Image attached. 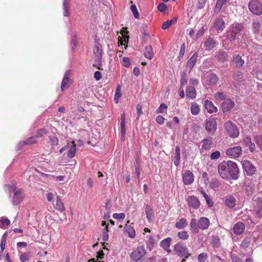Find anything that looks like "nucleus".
I'll return each mask as SVG.
<instances>
[{
    "instance_id": "1",
    "label": "nucleus",
    "mask_w": 262,
    "mask_h": 262,
    "mask_svg": "<svg viewBox=\"0 0 262 262\" xmlns=\"http://www.w3.org/2000/svg\"><path fill=\"white\" fill-rule=\"evenodd\" d=\"M221 177L226 180H236L238 178L239 169L236 163L228 161L220 163L217 167Z\"/></svg>"
},
{
    "instance_id": "2",
    "label": "nucleus",
    "mask_w": 262,
    "mask_h": 262,
    "mask_svg": "<svg viewBox=\"0 0 262 262\" xmlns=\"http://www.w3.org/2000/svg\"><path fill=\"white\" fill-rule=\"evenodd\" d=\"M243 26L241 24H234L229 28V31L226 33V38L227 41L232 42L235 40L239 32L243 29Z\"/></svg>"
},
{
    "instance_id": "3",
    "label": "nucleus",
    "mask_w": 262,
    "mask_h": 262,
    "mask_svg": "<svg viewBox=\"0 0 262 262\" xmlns=\"http://www.w3.org/2000/svg\"><path fill=\"white\" fill-rule=\"evenodd\" d=\"M146 254V251L143 245L138 246L130 253V258L137 261L142 259Z\"/></svg>"
},
{
    "instance_id": "4",
    "label": "nucleus",
    "mask_w": 262,
    "mask_h": 262,
    "mask_svg": "<svg viewBox=\"0 0 262 262\" xmlns=\"http://www.w3.org/2000/svg\"><path fill=\"white\" fill-rule=\"evenodd\" d=\"M224 127L231 138H236L239 136V132L238 128L231 121H227L224 124Z\"/></svg>"
},
{
    "instance_id": "5",
    "label": "nucleus",
    "mask_w": 262,
    "mask_h": 262,
    "mask_svg": "<svg viewBox=\"0 0 262 262\" xmlns=\"http://www.w3.org/2000/svg\"><path fill=\"white\" fill-rule=\"evenodd\" d=\"M248 7L252 13L257 15L262 14V4L259 1H250L248 4Z\"/></svg>"
},
{
    "instance_id": "6",
    "label": "nucleus",
    "mask_w": 262,
    "mask_h": 262,
    "mask_svg": "<svg viewBox=\"0 0 262 262\" xmlns=\"http://www.w3.org/2000/svg\"><path fill=\"white\" fill-rule=\"evenodd\" d=\"M218 45V42L213 37L208 36L204 38V41L202 43V46L205 51H209L214 48Z\"/></svg>"
},
{
    "instance_id": "7",
    "label": "nucleus",
    "mask_w": 262,
    "mask_h": 262,
    "mask_svg": "<svg viewBox=\"0 0 262 262\" xmlns=\"http://www.w3.org/2000/svg\"><path fill=\"white\" fill-rule=\"evenodd\" d=\"M13 192L14 194L12 199V203L13 205L16 206L22 202L25 195L23 190L21 189L14 188Z\"/></svg>"
},
{
    "instance_id": "8",
    "label": "nucleus",
    "mask_w": 262,
    "mask_h": 262,
    "mask_svg": "<svg viewBox=\"0 0 262 262\" xmlns=\"http://www.w3.org/2000/svg\"><path fill=\"white\" fill-rule=\"evenodd\" d=\"M242 154V148L240 146L229 148L226 150V155L230 158L239 157Z\"/></svg>"
},
{
    "instance_id": "9",
    "label": "nucleus",
    "mask_w": 262,
    "mask_h": 262,
    "mask_svg": "<svg viewBox=\"0 0 262 262\" xmlns=\"http://www.w3.org/2000/svg\"><path fill=\"white\" fill-rule=\"evenodd\" d=\"M70 70H68L65 72L61 83V91H63L64 90L67 89L71 85L72 81L70 79Z\"/></svg>"
},
{
    "instance_id": "10",
    "label": "nucleus",
    "mask_w": 262,
    "mask_h": 262,
    "mask_svg": "<svg viewBox=\"0 0 262 262\" xmlns=\"http://www.w3.org/2000/svg\"><path fill=\"white\" fill-rule=\"evenodd\" d=\"M242 166L244 170L248 176H252L256 171L255 166L248 160L243 161Z\"/></svg>"
},
{
    "instance_id": "11",
    "label": "nucleus",
    "mask_w": 262,
    "mask_h": 262,
    "mask_svg": "<svg viewBox=\"0 0 262 262\" xmlns=\"http://www.w3.org/2000/svg\"><path fill=\"white\" fill-rule=\"evenodd\" d=\"M217 125L214 118H209L206 121L205 128L210 134H213L216 129Z\"/></svg>"
},
{
    "instance_id": "12",
    "label": "nucleus",
    "mask_w": 262,
    "mask_h": 262,
    "mask_svg": "<svg viewBox=\"0 0 262 262\" xmlns=\"http://www.w3.org/2000/svg\"><path fill=\"white\" fill-rule=\"evenodd\" d=\"M202 148L200 149V152L202 154L206 155L205 151L209 150L213 144L212 138L204 139L202 141Z\"/></svg>"
},
{
    "instance_id": "13",
    "label": "nucleus",
    "mask_w": 262,
    "mask_h": 262,
    "mask_svg": "<svg viewBox=\"0 0 262 262\" xmlns=\"http://www.w3.org/2000/svg\"><path fill=\"white\" fill-rule=\"evenodd\" d=\"M213 27L217 33H221L225 28V21L222 18H217L213 21Z\"/></svg>"
},
{
    "instance_id": "14",
    "label": "nucleus",
    "mask_w": 262,
    "mask_h": 262,
    "mask_svg": "<svg viewBox=\"0 0 262 262\" xmlns=\"http://www.w3.org/2000/svg\"><path fill=\"white\" fill-rule=\"evenodd\" d=\"M186 200L189 206L192 208L196 209L200 206V201L196 197L193 195L188 196Z\"/></svg>"
},
{
    "instance_id": "15",
    "label": "nucleus",
    "mask_w": 262,
    "mask_h": 262,
    "mask_svg": "<svg viewBox=\"0 0 262 262\" xmlns=\"http://www.w3.org/2000/svg\"><path fill=\"white\" fill-rule=\"evenodd\" d=\"M254 211L258 217H262V198H258L254 201Z\"/></svg>"
},
{
    "instance_id": "16",
    "label": "nucleus",
    "mask_w": 262,
    "mask_h": 262,
    "mask_svg": "<svg viewBox=\"0 0 262 262\" xmlns=\"http://www.w3.org/2000/svg\"><path fill=\"white\" fill-rule=\"evenodd\" d=\"M194 176L193 173L190 170L186 171L183 174V181L186 185H190L194 181Z\"/></svg>"
},
{
    "instance_id": "17",
    "label": "nucleus",
    "mask_w": 262,
    "mask_h": 262,
    "mask_svg": "<svg viewBox=\"0 0 262 262\" xmlns=\"http://www.w3.org/2000/svg\"><path fill=\"white\" fill-rule=\"evenodd\" d=\"M68 151L67 156L69 158H73L76 151V144L74 141L69 142L67 144Z\"/></svg>"
},
{
    "instance_id": "18",
    "label": "nucleus",
    "mask_w": 262,
    "mask_h": 262,
    "mask_svg": "<svg viewBox=\"0 0 262 262\" xmlns=\"http://www.w3.org/2000/svg\"><path fill=\"white\" fill-rule=\"evenodd\" d=\"M210 221L209 219L206 217H201L198 222V227L202 230H205L209 227Z\"/></svg>"
},
{
    "instance_id": "19",
    "label": "nucleus",
    "mask_w": 262,
    "mask_h": 262,
    "mask_svg": "<svg viewBox=\"0 0 262 262\" xmlns=\"http://www.w3.org/2000/svg\"><path fill=\"white\" fill-rule=\"evenodd\" d=\"M234 106V103L230 99H225L222 104L223 111L225 112H228Z\"/></svg>"
},
{
    "instance_id": "20",
    "label": "nucleus",
    "mask_w": 262,
    "mask_h": 262,
    "mask_svg": "<svg viewBox=\"0 0 262 262\" xmlns=\"http://www.w3.org/2000/svg\"><path fill=\"white\" fill-rule=\"evenodd\" d=\"M204 107L207 111L210 114L217 112V108L214 106L211 101L209 100H206L204 101Z\"/></svg>"
},
{
    "instance_id": "21",
    "label": "nucleus",
    "mask_w": 262,
    "mask_h": 262,
    "mask_svg": "<svg viewBox=\"0 0 262 262\" xmlns=\"http://www.w3.org/2000/svg\"><path fill=\"white\" fill-rule=\"evenodd\" d=\"M225 205L229 208H233L236 205V199L232 195H228L224 200Z\"/></svg>"
},
{
    "instance_id": "22",
    "label": "nucleus",
    "mask_w": 262,
    "mask_h": 262,
    "mask_svg": "<svg viewBox=\"0 0 262 262\" xmlns=\"http://www.w3.org/2000/svg\"><path fill=\"white\" fill-rule=\"evenodd\" d=\"M245 229V226L243 222H238L236 223L233 228V232L237 234L240 235L243 233Z\"/></svg>"
},
{
    "instance_id": "23",
    "label": "nucleus",
    "mask_w": 262,
    "mask_h": 262,
    "mask_svg": "<svg viewBox=\"0 0 262 262\" xmlns=\"http://www.w3.org/2000/svg\"><path fill=\"white\" fill-rule=\"evenodd\" d=\"M196 96V91L195 88L189 86L186 89V97L189 99H194Z\"/></svg>"
},
{
    "instance_id": "24",
    "label": "nucleus",
    "mask_w": 262,
    "mask_h": 262,
    "mask_svg": "<svg viewBox=\"0 0 262 262\" xmlns=\"http://www.w3.org/2000/svg\"><path fill=\"white\" fill-rule=\"evenodd\" d=\"M198 54L195 52L193 54V55L191 56L190 59L188 61L186 65V68L190 71L192 68L193 67L194 63L196 61V59L198 58Z\"/></svg>"
},
{
    "instance_id": "25",
    "label": "nucleus",
    "mask_w": 262,
    "mask_h": 262,
    "mask_svg": "<svg viewBox=\"0 0 262 262\" xmlns=\"http://www.w3.org/2000/svg\"><path fill=\"white\" fill-rule=\"evenodd\" d=\"M55 208L61 212H64L66 209L63 202L58 195L56 198Z\"/></svg>"
},
{
    "instance_id": "26",
    "label": "nucleus",
    "mask_w": 262,
    "mask_h": 262,
    "mask_svg": "<svg viewBox=\"0 0 262 262\" xmlns=\"http://www.w3.org/2000/svg\"><path fill=\"white\" fill-rule=\"evenodd\" d=\"M215 58L217 60L223 62L227 61V55L226 52L223 50H220L216 53Z\"/></svg>"
},
{
    "instance_id": "27",
    "label": "nucleus",
    "mask_w": 262,
    "mask_h": 262,
    "mask_svg": "<svg viewBox=\"0 0 262 262\" xmlns=\"http://www.w3.org/2000/svg\"><path fill=\"white\" fill-rule=\"evenodd\" d=\"M207 78V81L209 84L214 85L218 80L217 77L214 74H209L205 77Z\"/></svg>"
},
{
    "instance_id": "28",
    "label": "nucleus",
    "mask_w": 262,
    "mask_h": 262,
    "mask_svg": "<svg viewBox=\"0 0 262 262\" xmlns=\"http://www.w3.org/2000/svg\"><path fill=\"white\" fill-rule=\"evenodd\" d=\"M145 213L148 221L150 222L154 217V215L152 208L149 204H147L145 206Z\"/></svg>"
},
{
    "instance_id": "29",
    "label": "nucleus",
    "mask_w": 262,
    "mask_h": 262,
    "mask_svg": "<svg viewBox=\"0 0 262 262\" xmlns=\"http://www.w3.org/2000/svg\"><path fill=\"white\" fill-rule=\"evenodd\" d=\"M144 54V56L148 59H151L153 57L154 52L151 46H147L145 47Z\"/></svg>"
},
{
    "instance_id": "30",
    "label": "nucleus",
    "mask_w": 262,
    "mask_h": 262,
    "mask_svg": "<svg viewBox=\"0 0 262 262\" xmlns=\"http://www.w3.org/2000/svg\"><path fill=\"white\" fill-rule=\"evenodd\" d=\"M121 134L122 138H124L126 134L125 118L123 114L122 116L120 122Z\"/></svg>"
},
{
    "instance_id": "31",
    "label": "nucleus",
    "mask_w": 262,
    "mask_h": 262,
    "mask_svg": "<svg viewBox=\"0 0 262 262\" xmlns=\"http://www.w3.org/2000/svg\"><path fill=\"white\" fill-rule=\"evenodd\" d=\"M124 231L126 233H127L128 236L132 238H134L135 237L136 233L134 228L130 226H127V224L124 227Z\"/></svg>"
},
{
    "instance_id": "32",
    "label": "nucleus",
    "mask_w": 262,
    "mask_h": 262,
    "mask_svg": "<svg viewBox=\"0 0 262 262\" xmlns=\"http://www.w3.org/2000/svg\"><path fill=\"white\" fill-rule=\"evenodd\" d=\"M252 31L255 34H258L259 33L261 24L258 20H254L253 21L252 24Z\"/></svg>"
},
{
    "instance_id": "33",
    "label": "nucleus",
    "mask_w": 262,
    "mask_h": 262,
    "mask_svg": "<svg viewBox=\"0 0 262 262\" xmlns=\"http://www.w3.org/2000/svg\"><path fill=\"white\" fill-rule=\"evenodd\" d=\"M10 224V220L4 216L0 219V228L2 229H6Z\"/></svg>"
},
{
    "instance_id": "34",
    "label": "nucleus",
    "mask_w": 262,
    "mask_h": 262,
    "mask_svg": "<svg viewBox=\"0 0 262 262\" xmlns=\"http://www.w3.org/2000/svg\"><path fill=\"white\" fill-rule=\"evenodd\" d=\"M37 142L38 141L36 139V137H35V136H31L30 137L28 138L23 142H20V144L23 145H32L36 144Z\"/></svg>"
},
{
    "instance_id": "35",
    "label": "nucleus",
    "mask_w": 262,
    "mask_h": 262,
    "mask_svg": "<svg viewBox=\"0 0 262 262\" xmlns=\"http://www.w3.org/2000/svg\"><path fill=\"white\" fill-rule=\"evenodd\" d=\"M233 62L236 67H241L244 63V61L242 59L239 55H235L233 56Z\"/></svg>"
},
{
    "instance_id": "36",
    "label": "nucleus",
    "mask_w": 262,
    "mask_h": 262,
    "mask_svg": "<svg viewBox=\"0 0 262 262\" xmlns=\"http://www.w3.org/2000/svg\"><path fill=\"white\" fill-rule=\"evenodd\" d=\"M221 185L220 181L216 178H214L211 179L209 186L213 189L218 188Z\"/></svg>"
},
{
    "instance_id": "37",
    "label": "nucleus",
    "mask_w": 262,
    "mask_h": 262,
    "mask_svg": "<svg viewBox=\"0 0 262 262\" xmlns=\"http://www.w3.org/2000/svg\"><path fill=\"white\" fill-rule=\"evenodd\" d=\"M190 110H191V113L193 115H198L200 113V108L199 105L196 103H195V102H193V103H192L191 107H190Z\"/></svg>"
},
{
    "instance_id": "38",
    "label": "nucleus",
    "mask_w": 262,
    "mask_h": 262,
    "mask_svg": "<svg viewBox=\"0 0 262 262\" xmlns=\"http://www.w3.org/2000/svg\"><path fill=\"white\" fill-rule=\"evenodd\" d=\"M170 242H171L170 238H167L163 239L161 242V244H160L161 247H162L165 250L168 251V249H169V248L170 246Z\"/></svg>"
},
{
    "instance_id": "39",
    "label": "nucleus",
    "mask_w": 262,
    "mask_h": 262,
    "mask_svg": "<svg viewBox=\"0 0 262 262\" xmlns=\"http://www.w3.org/2000/svg\"><path fill=\"white\" fill-rule=\"evenodd\" d=\"M48 130L44 127L38 129L36 130L35 137L36 139L42 137L45 135L47 134Z\"/></svg>"
},
{
    "instance_id": "40",
    "label": "nucleus",
    "mask_w": 262,
    "mask_h": 262,
    "mask_svg": "<svg viewBox=\"0 0 262 262\" xmlns=\"http://www.w3.org/2000/svg\"><path fill=\"white\" fill-rule=\"evenodd\" d=\"M177 18L172 20H168L163 22L162 26V28L163 30H166L168 29L171 25L174 24L177 22Z\"/></svg>"
},
{
    "instance_id": "41",
    "label": "nucleus",
    "mask_w": 262,
    "mask_h": 262,
    "mask_svg": "<svg viewBox=\"0 0 262 262\" xmlns=\"http://www.w3.org/2000/svg\"><path fill=\"white\" fill-rule=\"evenodd\" d=\"M121 96V87L120 85H118L116 89L115 96H114V101L116 103L119 102V100Z\"/></svg>"
},
{
    "instance_id": "42",
    "label": "nucleus",
    "mask_w": 262,
    "mask_h": 262,
    "mask_svg": "<svg viewBox=\"0 0 262 262\" xmlns=\"http://www.w3.org/2000/svg\"><path fill=\"white\" fill-rule=\"evenodd\" d=\"M130 3L132 4V5L130 7V10L133 12L134 17L138 19L139 18V12L137 10L136 6L135 5L133 4V1H130Z\"/></svg>"
},
{
    "instance_id": "43",
    "label": "nucleus",
    "mask_w": 262,
    "mask_h": 262,
    "mask_svg": "<svg viewBox=\"0 0 262 262\" xmlns=\"http://www.w3.org/2000/svg\"><path fill=\"white\" fill-rule=\"evenodd\" d=\"M227 0H217L214 10L215 11L218 12L221 9L223 5L226 3Z\"/></svg>"
},
{
    "instance_id": "44",
    "label": "nucleus",
    "mask_w": 262,
    "mask_h": 262,
    "mask_svg": "<svg viewBox=\"0 0 262 262\" xmlns=\"http://www.w3.org/2000/svg\"><path fill=\"white\" fill-rule=\"evenodd\" d=\"M176 159L174 160V164L176 166H178L180 163V149L179 146H177L176 149Z\"/></svg>"
},
{
    "instance_id": "45",
    "label": "nucleus",
    "mask_w": 262,
    "mask_h": 262,
    "mask_svg": "<svg viewBox=\"0 0 262 262\" xmlns=\"http://www.w3.org/2000/svg\"><path fill=\"white\" fill-rule=\"evenodd\" d=\"M226 94L223 93V92H217L215 95H214V98H215V99L216 100H218V101H221V100H225L226 99Z\"/></svg>"
},
{
    "instance_id": "46",
    "label": "nucleus",
    "mask_w": 262,
    "mask_h": 262,
    "mask_svg": "<svg viewBox=\"0 0 262 262\" xmlns=\"http://www.w3.org/2000/svg\"><path fill=\"white\" fill-rule=\"evenodd\" d=\"M190 226L191 228V230L192 231L197 232H198V225L196 224V220L195 219H192L191 220L190 223Z\"/></svg>"
},
{
    "instance_id": "47",
    "label": "nucleus",
    "mask_w": 262,
    "mask_h": 262,
    "mask_svg": "<svg viewBox=\"0 0 262 262\" xmlns=\"http://www.w3.org/2000/svg\"><path fill=\"white\" fill-rule=\"evenodd\" d=\"M221 156V152L219 151L216 150L215 151L212 152L210 156V159L212 160H215L219 159Z\"/></svg>"
},
{
    "instance_id": "48",
    "label": "nucleus",
    "mask_w": 262,
    "mask_h": 262,
    "mask_svg": "<svg viewBox=\"0 0 262 262\" xmlns=\"http://www.w3.org/2000/svg\"><path fill=\"white\" fill-rule=\"evenodd\" d=\"M49 139L51 142V144L53 147L57 145L58 143V139L55 136L52 135L49 136Z\"/></svg>"
},
{
    "instance_id": "49",
    "label": "nucleus",
    "mask_w": 262,
    "mask_h": 262,
    "mask_svg": "<svg viewBox=\"0 0 262 262\" xmlns=\"http://www.w3.org/2000/svg\"><path fill=\"white\" fill-rule=\"evenodd\" d=\"M190 255L188 250L186 247L181 246V257L184 256L185 258H188Z\"/></svg>"
},
{
    "instance_id": "50",
    "label": "nucleus",
    "mask_w": 262,
    "mask_h": 262,
    "mask_svg": "<svg viewBox=\"0 0 262 262\" xmlns=\"http://www.w3.org/2000/svg\"><path fill=\"white\" fill-rule=\"evenodd\" d=\"M199 262H205L206 260L208 258V254L206 253H202L198 255Z\"/></svg>"
},
{
    "instance_id": "51",
    "label": "nucleus",
    "mask_w": 262,
    "mask_h": 262,
    "mask_svg": "<svg viewBox=\"0 0 262 262\" xmlns=\"http://www.w3.org/2000/svg\"><path fill=\"white\" fill-rule=\"evenodd\" d=\"M30 258V255L29 253H24L21 254L19 256L20 260L21 262H25L29 260Z\"/></svg>"
},
{
    "instance_id": "52",
    "label": "nucleus",
    "mask_w": 262,
    "mask_h": 262,
    "mask_svg": "<svg viewBox=\"0 0 262 262\" xmlns=\"http://www.w3.org/2000/svg\"><path fill=\"white\" fill-rule=\"evenodd\" d=\"M255 141L256 144L259 147L261 150H262V137L260 136L257 135L255 137Z\"/></svg>"
},
{
    "instance_id": "53",
    "label": "nucleus",
    "mask_w": 262,
    "mask_h": 262,
    "mask_svg": "<svg viewBox=\"0 0 262 262\" xmlns=\"http://www.w3.org/2000/svg\"><path fill=\"white\" fill-rule=\"evenodd\" d=\"M93 52L95 56L98 59L101 58V51L99 49L98 46L96 47V48L94 49Z\"/></svg>"
},
{
    "instance_id": "54",
    "label": "nucleus",
    "mask_w": 262,
    "mask_h": 262,
    "mask_svg": "<svg viewBox=\"0 0 262 262\" xmlns=\"http://www.w3.org/2000/svg\"><path fill=\"white\" fill-rule=\"evenodd\" d=\"M113 217L115 219L124 220L125 219V215L124 213H115L113 214Z\"/></svg>"
},
{
    "instance_id": "55",
    "label": "nucleus",
    "mask_w": 262,
    "mask_h": 262,
    "mask_svg": "<svg viewBox=\"0 0 262 262\" xmlns=\"http://www.w3.org/2000/svg\"><path fill=\"white\" fill-rule=\"evenodd\" d=\"M158 10L161 12H164L167 9L166 5L164 3H160L157 7Z\"/></svg>"
},
{
    "instance_id": "56",
    "label": "nucleus",
    "mask_w": 262,
    "mask_h": 262,
    "mask_svg": "<svg viewBox=\"0 0 262 262\" xmlns=\"http://www.w3.org/2000/svg\"><path fill=\"white\" fill-rule=\"evenodd\" d=\"M167 108V106L165 104L162 103L157 109V112L158 113H163L164 112V110H166Z\"/></svg>"
},
{
    "instance_id": "57",
    "label": "nucleus",
    "mask_w": 262,
    "mask_h": 262,
    "mask_svg": "<svg viewBox=\"0 0 262 262\" xmlns=\"http://www.w3.org/2000/svg\"><path fill=\"white\" fill-rule=\"evenodd\" d=\"M122 64L125 67H128L130 64V59L128 57H124L122 60Z\"/></svg>"
},
{
    "instance_id": "58",
    "label": "nucleus",
    "mask_w": 262,
    "mask_h": 262,
    "mask_svg": "<svg viewBox=\"0 0 262 262\" xmlns=\"http://www.w3.org/2000/svg\"><path fill=\"white\" fill-rule=\"evenodd\" d=\"M137 119H139L140 116L142 114V105L140 104H138L137 105Z\"/></svg>"
},
{
    "instance_id": "59",
    "label": "nucleus",
    "mask_w": 262,
    "mask_h": 262,
    "mask_svg": "<svg viewBox=\"0 0 262 262\" xmlns=\"http://www.w3.org/2000/svg\"><path fill=\"white\" fill-rule=\"evenodd\" d=\"M243 143L246 146H248L251 143V139L249 136H247L243 139Z\"/></svg>"
},
{
    "instance_id": "60",
    "label": "nucleus",
    "mask_w": 262,
    "mask_h": 262,
    "mask_svg": "<svg viewBox=\"0 0 262 262\" xmlns=\"http://www.w3.org/2000/svg\"><path fill=\"white\" fill-rule=\"evenodd\" d=\"M47 199L48 202H52L54 198V194L52 192H48L46 194Z\"/></svg>"
},
{
    "instance_id": "61",
    "label": "nucleus",
    "mask_w": 262,
    "mask_h": 262,
    "mask_svg": "<svg viewBox=\"0 0 262 262\" xmlns=\"http://www.w3.org/2000/svg\"><path fill=\"white\" fill-rule=\"evenodd\" d=\"M198 80L195 79H190L189 82V83L190 85V86H193L194 88L198 85Z\"/></svg>"
},
{
    "instance_id": "62",
    "label": "nucleus",
    "mask_w": 262,
    "mask_h": 262,
    "mask_svg": "<svg viewBox=\"0 0 262 262\" xmlns=\"http://www.w3.org/2000/svg\"><path fill=\"white\" fill-rule=\"evenodd\" d=\"M156 121L160 124H162L164 122L165 118L161 116H158L156 117Z\"/></svg>"
},
{
    "instance_id": "63",
    "label": "nucleus",
    "mask_w": 262,
    "mask_h": 262,
    "mask_svg": "<svg viewBox=\"0 0 262 262\" xmlns=\"http://www.w3.org/2000/svg\"><path fill=\"white\" fill-rule=\"evenodd\" d=\"M232 262H244V261L239 257L235 255H231Z\"/></svg>"
},
{
    "instance_id": "64",
    "label": "nucleus",
    "mask_w": 262,
    "mask_h": 262,
    "mask_svg": "<svg viewBox=\"0 0 262 262\" xmlns=\"http://www.w3.org/2000/svg\"><path fill=\"white\" fill-rule=\"evenodd\" d=\"M102 77L101 73L99 71H96L94 73V78L96 80H100Z\"/></svg>"
}]
</instances>
